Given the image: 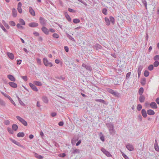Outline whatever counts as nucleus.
I'll list each match as a JSON object with an SVG mask.
<instances>
[{
    "instance_id": "obj_27",
    "label": "nucleus",
    "mask_w": 159,
    "mask_h": 159,
    "mask_svg": "<svg viewBox=\"0 0 159 159\" xmlns=\"http://www.w3.org/2000/svg\"><path fill=\"white\" fill-rule=\"evenodd\" d=\"M2 23L6 27V28L7 29H9V26L8 25V24L4 20H2Z\"/></svg>"
},
{
    "instance_id": "obj_28",
    "label": "nucleus",
    "mask_w": 159,
    "mask_h": 159,
    "mask_svg": "<svg viewBox=\"0 0 159 159\" xmlns=\"http://www.w3.org/2000/svg\"><path fill=\"white\" fill-rule=\"evenodd\" d=\"M141 83L143 85H144L146 84V79L144 78H142L141 80Z\"/></svg>"
},
{
    "instance_id": "obj_61",
    "label": "nucleus",
    "mask_w": 159,
    "mask_h": 159,
    "mask_svg": "<svg viewBox=\"0 0 159 159\" xmlns=\"http://www.w3.org/2000/svg\"><path fill=\"white\" fill-rule=\"evenodd\" d=\"M56 78L58 79H61L62 80H64L65 79V77L63 76H61L60 77H56Z\"/></svg>"
},
{
    "instance_id": "obj_43",
    "label": "nucleus",
    "mask_w": 159,
    "mask_h": 159,
    "mask_svg": "<svg viewBox=\"0 0 159 159\" xmlns=\"http://www.w3.org/2000/svg\"><path fill=\"white\" fill-rule=\"evenodd\" d=\"M153 60L155 61H158L159 60V55H157L153 57Z\"/></svg>"
},
{
    "instance_id": "obj_35",
    "label": "nucleus",
    "mask_w": 159,
    "mask_h": 159,
    "mask_svg": "<svg viewBox=\"0 0 159 159\" xmlns=\"http://www.w3.org/2000/svg\"><path fill=\"white\" fill-rule=\"evenodd\" d=\"M149 72L148 71L146 70L144 71V75L145 77H147L149 75Z\"/></svg>"
},
{
    "instance_id": "obj_52",
    "label": "nucleus",
    "mask_w": 159,
    "mask_h": 159,
    "mask_svg": "<svg viewBox=\"0 0 159 159\" xmlns=\"http://www.w3.org/2000/svg\"><path fill=\"white\" fill-rule=\"evenodd\" d=\"M67 37L68 38H69L72 41H75V39H74V38L72 37L71 35H70L69 34H67Z\"/></svg>"
},
{
    "instance_id": "obj_63",
    "label": "nucleus",
    "mask_w": 159,
    "mask_h": 159,
    "mask_svg": "<svg viewBox=\"0 0 159 159\" xmlns=\"http://www.w3.org/2000/svg\"><path fill=\"white\" fill-rule=\"evenodd\" d=\"M49 32L50 31V32H51V33H54L55 31V30L54 29H53V28L50 29L49 30Z\"/></svg>"
},
{
    "instance_id": "obj_15",
    "label": "nucleus",
    "mask_w": 159,
    "mask_h": 159,
    "mask_svg": "<svg viewBox=\"0 0 159 159\" xmlns=\"http://www.w3.org/2000/svg\"><path fill=\"white\" fill-rule=\"evenodd\" d=\"M13 88H16L17 87V84L13 82H9L8 83Z\"/></svg>"
},
{
    "instance_id": "obj_32",
    "label": "nucleus",
    "mask_w": 159,
    "mask_h": 159,
    "mask_svg": "<svg viewBox=\"0 0 159 159\" xmlns=\"http://www.w3.org/2000/svg\"><path fill=\"white\" fill-rule=\"evenodd\" d=\"M65 16L68 21L69 22L71 21V18L69 15H68L67 14H66Z\"/></svg>"
},
{
    "instance_id": "obj_53",
    "label": "nucleus",
    "mask_w": 159,
    "mask_h": 159,
    "mask_svg": "<svg viewBox=\"0 0 159 159\" xmlns=\"http://www.w3.org/2000/svg\"><path fill=\"white\" fill-rule=\"evenodd\" d=\"M121 153L123 157L125 159H129L127 156L124 154L123 152H121Z\"/></svg>"
},
{
    "instance_id": "obj_21",
    "label": "nucleus",
    "mask_w": 159,
    "mask_h": 159,
    "mask_svg": "<svg viewBox=\"0 0 159 159\" xmlns=\"http://www.w3.org/2000/svg\"><path fill=\"white\" fill-rule=\"evenodd\" d=\"M147 113L149 115H153L155 114V112L152 109H149L147 111Z\"/></svg>"
},
{
    "instance_id": "obj_51",
    "label": "nucleus",
    "mask_w": 159,
    "mask_h": 159,
    "mask_svg": "<svg viewBox=\"0 0 159 159\" xmlns=\"http://www.w3.org/2000/svg\"><path fill=\"white\" fill-rule=\"evenodd\" d=\"M1 93L5 97H6V98H7L8 99H9V98L10 97V96H9V95L7 94H6V93L3 92H1Z\"/></svg>"
},
{
    "instance_id": "obj_64",
    "label": "nucleus",
    "mask_w": 159,
    "mask_h": 159,
    "mask_svg": "<svg viewBox=\"0 0 159 159\" xmlns=\"http://www.w3.org/2000/svg\"><path fill=\"white\" fill-rule=\"evenodd\" d=\"M17 10L20 13H21L22 12L21 7H17Z\"/></svg>"
},
{
    "instance_id": "obj_50",
    "label": "nucleus",
    "mask_w": 159,
    "mask_h": 159,
    "mask_svg": "<svg viewBox=\"0 0 159 159\" xmlns=\"http://www.w3.org/2000/svg\"><path fill=\"white\" fill-rule=\"evenodd\" d=\"M142 108V106L141 104H139L137 106V109L138 111H139L141 110Z\"/></svg>"
},
{
    "instance_id": "obj_17",
    "label": "nucleus",
    "mask_w": 159,
    "mask_h": 159,
    "mask_svg": "<svg viewBox=\"0 0 159 159\" xmlns=\"http://www.w3.org/2000/svg\"><path fill=\"white\" fill-rule=\"evenodd\" d=\"M150 106L153 109H156L157 107V105L155 102H152L150 104Z\"/></svg>"
},
{
    "instance_id": "obj_25",
    "label": "nucleus",
    "mask_w": 159,
    "mask_h": 159,
    "mask_svg": "<svg viewBox=\"0 0 159 159\" xmlns=\"http://www.w3.org/2000/svg\"><path fill=\"white\" fill-rule=\"evenodd\" d=\"M18 128V126L16 124H13L12 125V129L13 130L16 131Z\"/></svg>"
},
{
    "instance_id": "obj_13",
    "label": "nucleus",
    "mask_w": 159,
    "mask_h": 159,
    "mask_svg": "<svg viewBox=\"0 0 159 159\" xmlns=\"http://www.w3.org/2000/svg\"><path fill=\"white\" fill-rule=\"evenodd\" d=\"M29 11L32 16H34L35 15V14L34 10L31 7H29Z\"/></svg>"
},
{
    "instance_id": "obj_20",
    "label": "nucleus",
    "mask_w": 159,
    "mask_h": 159,
    "mask_svg": "<svg viewBox=\"0 0 159 159\" xmlns=\"http://www.w3.org/2000/svg\"><path fill=\"white\" fill-rule=\"evenodd\" d=\"M12 16L14 17H16L17 15V12L15 8H13L12 10Z\"/></svg>"
},
{
    "instance_id": "obj_11",
    "label": "nucleus",
    "mask_w": 159,
    "mask_h": 159,
    "mask_svg": "<svg viewBox=\"0 0 159 159\" xmlns=\"http://www.w3.org/2000/svg\"><path fill=\"white\" fill-rule=\"evenodd\" d=\"M82 66L89 71H91L92 70L91 67L88 65H86V64L83 63L82 64Z\"/></svg>"
},
{
    "instance_id": "obj_47",
    "label": "nucleus",
    "mask_w": 159,
    "mask_h": 159,
    "mask_svg": "<svg viewBox=\"0 0 159 159\" xmlns=\"http://www.w3.org/2000/svg\"><path fill=\"white\" fill-rule=\"evenodd\" d=\"M21 24L18 23L16 25V26L17 28L18 29H23L24 27L22 25H21Z\"/></svg>"
},
{
    "instance_id": "obj_60",
    "label": "nucleus",
    "mask_w": 159,
    "mask_h": 159,
    "mask_svg": "<svg viewBox=\"0 0 159 159\" xmlns=\"http://www.w3.org/2000/svg\"><path fill=\"white\" fill-rule=\"evenodd\" d=\"M0 105H1L3 106H5V102L2 99L1 101L0 102Z\"/></svg>"
},
{
    "instance_id": "obj_8",
    "label": "nucleus",
    "mask_w": 159,
    "mask_h": 159,
    "mask_svg": "<svg viewBox=\"0 0 159 159\" xmlns=\"http://www.w3.org/2000/svg\"><path fill=\"white\" fill-rule=\"evenodd\" d=\"M127 149L130 151H132L134 149L133 146L130 143L127 144L126 146Z\"/></svg>"
},
{
    "instance_id": "obj_59",
    "label": "nucleus",
    "mask_w": 159,
    "mask_h": 159,
    "mask_svg": "<svg viewBox=\"0 0 159 159\" xmlns=\"http://www.w3.org/2000/svg\"><path fill=\"white\" fill-rule=\"evenodd\" d=\"M154 146L155 150L157 151H159V148L158 145H154Z\"/></svg>"
},
{
    "instance_id": "obj_22",
    "label": "nucleus",
    "mask_w": 159,
    "mask_h": 159,
    "mask_svg": "<svg viewBox=\"0 0 159 159\" xmlns=\"http://www.w3.org/2000/svg\"><path fill=\"white\" fill-rule=\"evenodd\" d=\"M42 100L43 102L45 103H47L48 102V98L46 96H43L42 98Z\"/></svg>"
},
{
    "instance_id": "obj_57",
    "label": "nucleus",
    "mask_w": 159,
    "mask_h": 159,
    "mask_svg": "<svg viewBox=\"0 0 159 159\" xmlns=\"http://www.w3.org/2000/svg\"><path fill=\"white\" fill-rule=\"evenodd\" d=\"M21 78L25 81H26L28 80L27 76H22Z\"/></svg>"
},
{
    "instance_id": "obj_36",
    "label": "nucleus",
    "mask_w": 159,
    "mask_h": 159,
    "mask_svg": "<svg viewBox=\"0 0 159 159\" xmlns=\"http://www.w3.org/2000/svg\"><path fill=\"white\" fill-rule=\"evenodd\" d=\"M143 68V66L142 65H139L138 70V72H141Z\"/></svg>"
},
{
    "instance_id": "obj_10",
    "label": "nucleus",
    "mask_w": 159,
    "mask_h": 159,
    "mask_svg": "<svg viewBox=\"0 0 159 159\" xmlns=\"http://www.w3.org/2000/svg\"><path fill=\"white\" fill-rule=\"evenodd\" d=\"M39 24L36 22H31L29 24V26L31 27L34 28L38 26Z\"/></svg>"
},
{
    "instance_id": "obj_23",
    "label": "nucleus",
    "mask_w": 159,
    "mask_h": 159,
    "mask_svg": "<svg viewBox=\"0 0 159 159\" xmlns=\"http://www.w3.org/2000/svg\"><path fill=\"white\" fill-rule=\"evenodd\" d=\"M33 84L34 85L38 86H41L42 85L41 82L39 81H34L33 82Z\"/></svg>"
},
{
    "instance_id": "obj_54",
    "label": "nucleus",
    "mask_w": 159,
    "mask_h": 159,
    "mask_svg": "<svg viewBox=\"0 0 159 159\" xmlns=\"http://www.w3.org/2000/svg\"><path fill=\"white\" fill-rule=\"evenodd\" d=\"M52 36L54 38L56 39L58 38L59 36L58 34L56 33H54L52 34Z\"/></svg>"
},
{
    "instance_id": "obj_38",
    "label": "nucleus",
    "mask_w": 159,
    "mask_h": 159,
    "mask_svg": "<svg viewBox=\"0 0 159 159\" xmlns=\"http://www.w3.org/2000/svg\"><path fill=\"white\" fill-rule=\"evenodd\" d=\"M154 66L155 67H157L159 65V62L158 61H155L153 63Z\"/></svg>"
},
{
    "instance_id": "obj_58",
    "label": "nucleus",
    "mask_w": 159,
    "mask_h": 159,
    "mask_svg": "<svg viewBox=\"0 0 159 159\" xmlns=\"http://www.w3.org/2000/svg\"><path fill=\"white\" fill-rule=\"evenodd\" d=\"M130 75H131V72H128V73H127L126 75V79H129Z\"/></svg>"
},
{
    "instance_id": "obj_33",
    "label": "nucleus",
    "mask_w": 159,
    "mask_h": 159,
    "mask_svg": "<svg viewBox=\"0 0 159 159\" xmlns=\"http://www.w3.org/2000/svg\"><path fill=\"white\" fill-rule=\"evenodd\" d=\"M19 22L22 25H25V22L24 20L22 19H19Z\"/></svg>"
},
{
    "instance_id": "obj_42",
    "label": "nucleus",
    "mask_w": 159,
    "mask_h": 159,
    "mask_svg": "<svg viewBox=\"0 0 159 159\" xmlns=\"http://www.w3.org/2000/svg\"><path fill=\"white\" fill-rule=\"evenodd\" d=\"M80 152V151L79 149H73L72 152V153L73 154H75L79 153Z\"/></svg>"
},
{
    "instance_id": "obj_7",
    "label": "nucleus",
    "mask_w": 159,
    "mask_h": 159,
    "mask_svg": "<svg viewBox=\"0 0 159 159\" xmlns=\"http://www.w3.org/2000/svg\"><path fill=\"white\" fill-rule=\"evenodd\" d=\"M41 30L46 35H48L49 34V30L47 29V28L43 26L41 28Z\"/></svg>"
},
{
    "instance_id": "obj_31",
    "label": "nucleus",
    "mask_w": 159,
    "mask_h": 159,
    "mask_svg": "<svg viewBox=\"0 0 159 159\" xmlns=\"http://www.w3.org/2000/svg\"><path fill=\"white\" fill-rule=\"evenodd\" d=\"M34 156L36 157L39 159H42L43 158V157L41 155H39L38 154L36 153H35L34 154Z\"/></svg>"
},
{
    "instance_id": "obj_44",
    "label": "nucleus",
    "mask_w": 159,
    "mask_h": 159,
    "mask_svg": "<svg viewBox=\"0 0 159 159\" xmlns=\"http://www.w3.org/2000/svg\"><path fill=\"white\" fill-rule=\"evenodd\" d=\"M95 101H96V102H101V103H104L105 104V101L104 100H103V99H96L95 100Z\"/></svg>"
},
{
    "instance_id": "obj_9",
    "label": "nucleus",
    "mask_w": 159,
    "mask_h": 159,
    "mask_svg": "<svg viewBox=\"0 0 159 159\" xmlns=\"http://www.w3.org/2000/svg\"><path fill=\"white\" fill-rule=\"evenodd\" d=\"M93 48H95L96 50H98L99 49H102V47L100 44L98 43H96L93 47Z\"/></svg>"
},
{
    "instance_id": "obj_26",
    "label": "nucleus",
    "mask_w": 159,
    "mask_h": 159,
    "mask_svg": "<svg viewBox=\"0 0 159 159\" xmlns=\"http://www.w3.org/2000/svg\"><path fill=\"white\" fill-rule=\"evenodd\" d=\"M114 96L118 98L120 97V94L117 92L114 91L112 94Z\"/></svg>"
},
{
    "instance_id": "obj_5",
    "label": "nucleus",
    "mask_w": 159,
    "mask_h": 159,
    "mask_svg": "<svg viewBox=\"0 0 159 159\" xmlns=\"http://www.w3.org/2000/svg\"><path fill=\"white\" fill-rule=\"evenodd\" d=\"M101 151L107 157H111L112 155L108 151H107L105 149L103 148L101 149Z\"/></svg>"
},
{
    "instance_id": "obj_37",
    "label": "nucleus",
    "mask_w": 159,
    "mask_h": 159,
    "mask_svg": "<svg viewBox=\"0 0 159 159\" xmlns=\"http://www.w3.org/2000/svg\"><path fill=\"white\" fill-rule=\"evenodd\" d=\"M107 92H108L109 93L113 94V93H114V91L112 89H111L110 88H107Z\"/></svg>"
},
{
    "instance_id": "obj_29",
    "label": "nucleus",
    "mask_w": 159,
    "mask_h": 159,
    "mask_svg": "<svg viewBox=\"0 0 159 159\" xmlns=\"http://www.w3.org/2000/svg\"><path fill=\"white\" fill-rule=\"evenodd\" d=\"M25 135V134L23 132H19L17 134V136L18 137H23Z\"/></svg>"
},
{
    "instance_id": "obj_48",
    "label": "nucleus",
    "mask_w": 159,
    "mask_h": 159,
    "mask_svg": "<svg viewBox=\"0 0 159 159\" xmlns=\"http://www.w3.org/2000/svg\"><path fill=\"white\" fill-rule=\"evenodd\" d=\"M154 68V66L152 65H150L148 67V69L149 70H152Z\"/></svg>"
},
{
    "instance_id": "obj_12",
    "label": "nucleus",
    "mask_w": 159,
    "mask_h": 159,
    "mask_svg": "<svg viewBox=\"0 0 159 159\" xmlns=\"http://www.w3.org/2000/svg\"><path fill=\"white\" fill-rule=\"evenodd\" d=\"M11 140L12 143L18 145V146L22 148L23 147V145H21L19 142L17 141H16L12 139H11Z\"/></svg>"
},
{
    "instance_id": "obj_3",
    "label": "nucleus",
    "mask_w": 159,
    "mask_h": 159,
    "mask_svg": "<svg viewBox=\"0 0 159 159\" xmlns=\"http://www.w3.org/2000/svg\"><path fill=\"white\" fill-rule=\"evenodd\" d=\"M16 118L24 126H26L27 125V122L24 120L20 116H16Z\"/></svg>"
},
{
    "instance_id": "obj_49",
    "label": "nucleus",
    "mask_w": 159,
    "mask_h": 159,
    "mask_svg": "<svg viewBox=\"0 0 159 159\" xmlns=\"http://www.w3.org/2000/svg\"><path fill=\"white\" fill-rule=\"evenodd\" d=\"M9 25L11 26H15L16 25L15 23L12 21H11L9 22Z\"/></svg>"
},
{
    "instance_id": "obj_18",
    "label": "nucleus",
    "mask_w": 159,
    "mask_h": 159,
    "mask_svg": "<svg viewBox=\"0 0 159 159\" xmlns=\"http://www.w3.org/2000/svg\"><path fill=\"white\" fill-rule=\"evenodd\" d=\"M145 99V98L144 96L143 95H141L139 97V100L140 102L142 103L144 101Z\"/></svg>"
},
{
    "instance_id": "obj_34",
    "label": "nucleus",
    "mask_w": 159,
    "mask_h": 159,
    "mask_svg": "<svg viewBox=\"0 0 159 159\" xmlns=\"http://www.w3.org/2000/svg\"><path fill=\"white\" fill-rule=\"evenodd\" d=\"M110 21H111L112 24H114L115 21V20L114 18L112 16H110Z\"/></svg>"
},
{
    "instance_id": "obj_40",
    "label": "nucleus",
    "mask_w": 159,
    "mask_h": 159,
    "mask_svg": "<svg viewBox=\"0 0 159 159\" xmlns=\"http://www.w3.org/2000/svg\"><path fill=\"white\" fill-rule=\"evenodd\" d=\"M73 21L74 23L77 24L79 23L80 21V20L79 19H75L73 20Z\"/></svg>"
},
{
    "instance_id": "obj_6",
    "label": "nucleus",
    "mask_w": 159,
    "mask_h": 159,
    "mask_svg": "<svg viewBox=\"0 0 159 159\" xmlns=\"http://www.w3.org/2000/svg\"><path fill=\"white\" fill-rule=\"evenodd\" d=\"M29 85L31 89L34 91L37 92L38 90L37 87L34 84L30 83H29Z\"/></svg>"
},
{
    "instance_id": "obj_30",
    "label": "nucleus",
    "mask_w": 159,
    "mask_h": 159,
    "mask_svg": "<svg viewBox=\"0 0 159 159\" xmlns=\"http://www.w3.org/2000/svg\"><path fill=\"white\" fill-rule=\"evenodd\" d=\"M144 91L142 87L140 88L139 89V94L140 95H142V94L143 93Z\"/></svg>"
},
{
    "instance_id": "obj_14",
    "label": "nucleus",
    "mask_w": 159,
    "mask_h": 159,
    "mask_svg": "<svg viewBox=\"0 0 159 159\" xmlns=\"http://www.w3.org/2000/svg\"><path fill=\"white\" fill-rule=\"evenodd\" d=\"M7 77L11 81L14 82L16 81L15 78L12 75H8Z\"/></svg>"
},
{
    "instance_id": "obj_39",
    "label": "nucleus",
    "mask_w": 159,
    "mask_h": 159,
    "mask_svg": "<svg viewBox=\"0 0 159 159\" xmlns=\"http://www.w3.org/2000/svg\"><path fill=\"white\" fill-rule=\"evenodd\" d=\"M107 10L106 8H104L102 9V12L104 15H107Z\"/></svg>"
},
{
    "instance_id": "obj_4",
    "label": "nucleus",
    "mask_w": 159,
    "mask_h": 159,
    "mask_svg": "<svg viewBox=\"0 0 159 159\" xmlns=\"http://www.w3.org/2000/svg\"><path fill=\"white\" fill-rule=\"evenodd\" d=\"M39 21L41 25L44 26L46 25L47 20L43 17H40L39 18Z\"/></svg>"
},
{
    "instance_id": "obj_62",
    "label": "nucleus",
    "mask_w": 159,
    "mask_h": 159,
    "mask_svg": "<svg viewBox=\"0 0 159 159\" xmlns=\"http://www.w3.org/2000/svg\"><path fill=\"white\" fill-rule=\"evenodd\" d=\"M64 48L66 52H69V48L67 46H65L64 47Z\"/></svg>"
},
{
    "instance_id": "obj_46",
    "label": "nucleus",
    "mask_w": 159,
    "mask_h": 159,
    "mask_svg": "<svg viewBox=\"0 0 159 159\" xmlns=\"http://www.w3.org/2000/svg\"><path fill=\"white\" fill-rule=\"evenodd\" d=\"M7 130L10 134H13V131L11 128L8 127L7 128Z\"/></svg>"
},
{
    "instance_id": "obj_19",
    "label": "nucleus",
    "mask_w": 159,
    "mask_h": 159,
    "mask_svg": "<svg viewBox=\"0 0 159 159\" xmlns=\"http://www.w3.org/2000/svg\"><path fill=\"white\" fill-rule=\"evenodd\" d=\"M7 55L9 58L11 60H13L14 58V56L13 54L11 53L8 52L7 53Z\"/></svg>"
},
{
    "instance_id": "obj_45",
    "label": "nucleus",
    "mask_w": 159,
    "mask_h": 159,
    "mask_svg": "<svg viewBox=\"0 0 159 159\" xmlns=\"http://www.w3.org/2000/svg\"><path fill=\"white\" fill-rule=\"evenodd\" d=\"M138 120L139 121H142V117L140 114L138 115L137 117Z\"/></svg>"
},
{
    "instance_id": "obj_41",
    "label": "nucleus",
    "mask_w": 159,
    "mask_h": 159,
    "mask_svg": "<svg viewBox=\"0 0 159 159\" xmlns=\"http://www.w3.org/2000/svg\"><path fill=\"white\" fill-rule=\"evenodd\" d=\"M0 27L5 32H7V30L5 29L4 26L2 25L1 23H0Z\"/></svg>"
},
{
    "instance_id": "obj_24",
    "label": "nucleus",
    "mask_w": 159,
    "mask_h": 159,
    "mask_svg": "<svg viewBox=\"0 0 159 159\" xmlns=\"http://www.w3.org/2000/svg\"><path fill=\"white\" fill-rule=\"evenodd\" d=\"M105 21L106 23V25H110V21L109 19V18L107 17H105Z\"/></svg>"
},
{
    "instance_id": "obj_16",
    "label": "nucleus",
    "mask_w": 159,
    "mask_h": 159,
    "mask_svg": "<svg viewBox=\"0 0 159 159\" xmlns=\"http://www.w3.org/2000/svg\"><path fill=\"white\" fill-rule=\"evenodd\" d=\"M141 114L144 118H146L147 116L146 111L144 109H142L141 110Z\"/></svg>"
},
{
    "instance_id": "obj_2",
    "label": "nucleus",
    "mask_w": 159,
    "mask_h": 159,
    "mask_svg": "<svg viewBox=\"0 0 159 159\" xmlns=\"http://www.w3.org/2000/svg\"><path fill=\"white\" fill-rule=\"evenodd\" d=\"M43 63L44 65L46 66L52 67L53 66L52 63L49 62L47 58H44L43 59Z\"/></svg>"
},
{
    "instance_id": "obj_56",
    "label": "nucleus",
    "mask_w": 159,
    "mask_h": 159,
    "mask_svg": "<svg viewBox=\"0 0 159 159\" xmlns=\"http://www.w3.org/2000/svg\"><path fill=\"white\" fill-rule=\"evenodd\" d=\"M10 121L8 120H6L4 122V124L5 125H8L10 124Z\"/></svg>"
},
{
    "instance_id": "obj_55",
    "label": "nucleus",
    "mask_w": 159,
    "mask_h": 159,
    "mask_svg": "<svg viewBox=\"0 0 159 159\" xmlns=\"http://www.w3.org/2000/svg\"><path fill=\"white\" fill-rule=\"evenodd\" d=\"M8 99L10 100L11 102L14 106H16L15 102L11 97H10Z\"/></svg>"
},
{
    "instance_id": "obj_1",
    "label": "nucleus",
    "mask_w": 159,
    "mask_h": 159,
    "mask_svg": "<svg viewBox=\"0 0 159 159\" xmlns=\"http://www.w3.org/2000/svg\"><path fill=\"white\" fill-rule=\"evenodd\" d=\"M106 125L109 129L110 133L111 134L114 133V126L112 124L107 123L106 124Z\"/></svg>"
}]
</instances>
